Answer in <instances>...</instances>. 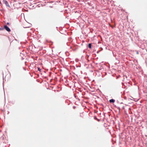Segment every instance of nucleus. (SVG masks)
Here are the masks:
<instances>
[{
    "mask_svg": "<svg viewBox=\"0 0 147 147\" xmlns=\"http://www.w3.org/2000/svg\"><path fill=\"white\" fill-rule=\"evenodd\" d=\"M3 3L5 4L6 5L9 7H10V5H9L7 1L6 0H3Z\"/></svg>",
    "mask_w": 147,
    "mask_h": 147,
    "instance_id": "f257e3e1",
    "label": "nucleus"
},
{
    "mask_svg": "<svg viewBox=\"0 0 147 147\" xmlns=\"http://www.w3.org/2000/svg\"><path fill=\"white\" fill-rule=\"evenodd\" d=\"M5 29L8 32H9L11 31L10 28L8 27L7 26L5 25L4 26Z\"/></svg>",
    "mask_w": 147,
    "mask_h": 147,
    "instance_id": "f03ea898",
    "label": "nucleus"
},
{
    "mask_svg": "<svg viewBox=\"0 0 147 147\" xmlns=\"http://www.w3.org/2000/svg\"><path fill=\"white\" fill-rule=\"evenodd\" d=\"M110 102H115V100L113 99H111L109 100Z\"/></svg>",
    "mask_w": 147,
    "mask_h": 147,
    "instance_id": "7ed1b4c3",
    "label": "nucleus"
},
{
    "mask_svg": "<svg viewBox=\"0 0 147 147\" xmlns=\"http://www.w3.org/2000/svg\"><path fill=\"white\" fill-rule=\"evenodd\" d=\"M88 47L90 48L91 49V43H89L88 45Z\"/></svg>",
    "mask_w": 147,
    "mask_h": 147,
    "instance_id": "20e7f679",
    "label": "nucleus"
},
{
    "mask_svg": "<svg viewBox=\"0 0 147 147\" xmlns=\"http://www.w3.org/2000/svg\"><path fill=\"white\" fill-rule=\"evenodd\" d=\"M38 71H40V70H41V69H40L38 67Z\"/></svg>",
    "mask_w": 147,
    "mask_h": 147,
    "instance_id": "39448f33",
    "label": "nucleus"
},
{
    "mask_svg": "<svg viewBox=\"0 0 147 147\" xmlns=\"http://www.w3.org/2000/svg\"><path fill=\"white\" fill-rule=\"evenodd\" d=\"M7 24H9V23H7Z\"/></svg>",
    "mask_w": 147,
    "mask_h": 147,
    "instance_id": "423d86ee",
    "label": "nucleus"
},
{
    "mask_svg": "<svg viewBox=\"0 0 147 147\" xmlns=\"http://www.w3.org/2000/svg\"><path fill=\"white\" fill-rule=\"evenodd\" d=\"M96 117H95V119H96Z\"/></svg>",
    "mask_w": 147,
    "mask_h": 147,
    "instance_id": "0eeeda50",
    "label": "nucleus"
},
{
    "mask_svg": "<svg viewBox=\"0 0 147 147\" xmlns=\"http://www.w3.org/2000/svg\"><path fill=\"white\" fill-rule=\"evenodd\" d=\"M96 117H95V119H96Z\"/></svg>",
    "mask_w": 147,
    "mask_h": 147,
    "instance_id": "6e6552de",
    "label": "nucleus"
}]
</instances>
